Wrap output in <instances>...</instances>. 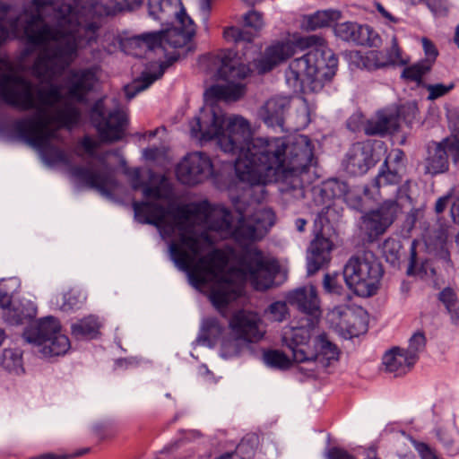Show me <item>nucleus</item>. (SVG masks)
Masks as SVG:
<instances>
[{"label": "nucleus", "mask_w": 459, "mask_h": 459, "mask_svg": "<svg viewBox=\"0 0 459 459\" xmlns=\"http://www.w3.org/2000/svg\"><path fill=\"white\" fill-rule=\"evenodd\" d=\"M192 137L200 142L215 139L221 150L236 156L235 171L239 195H231L238 213L236 225L231 212L207 201L166 208L157 202L134 201L136 220L155 226L163 239H169V255L176 266L188 273L197 288L209 290L214 307L221 308L243 293L246 281L256 290L273 284L279 266L256 247H246L236 267L228 268V256L218 248L202 254L215 244L208 230L221 238H233L240 244L261 239L274 224L273 211L261 204L265 185L281 181L292 189L301 188L314 159L313 145L307 135H298L290 143L284 137H253L248 120L239 115L227 116L215 102L205 105L190 122Z\"/></svg>", "instance_id": "f257e3e1"}, {"label": "nucleus", "mask_w": 459, "mask_h": 459, "mask_svg": "<svg viewBox=\"0 0 459 459\" xmlns=\"http://www.w3.org/2000/svg\"><path fill=\"white\" fill-rule=\"evenodd\" d=\"M0 97L3 101L21 111L34 110L35 113L13 121L12 131L16 137L38 150L48 165L70 166L71 155L55 145L54 141H62L56 129L50 127L48 108H55L63 100L58 85L50 83L41 87L29 79L11 74L0 76Z\"/></svg>", "instance_id": "f03ea898"}, {"label": "nucleus", "mask_w": 459, "mask_h": 459, "mask_svg": "<svg viewBox=\"0 0 459 459\" xmlns=\"http://www.w3.org/2000/svg\"><path fill=\"white\" fill-rule=\"evenodd\" d=\"M149 16L154 20H165L176 16L175 25L165 30L147 32L126 39L113 37L112 44L104 51L111 55L121 48L127 55L143 57L148 51H167V47L182 48L191 41L195 34V25L186 14L180 0H149Z\"/></svg>", "instance_id": "7ed1b4c3"}, {"label": "nucleus", "mask_w": 459, "mask_h": 459, "mask_svg": "<svg viewBox=\"0 0 459 459\" xmlns=\"http://www.w3.org/2000/svg\"><path fill=\"white\" fill-rule=\"evenodd\" d=\"M299 44L311 49L300 57L293 59L285 73L287 83L301 88L305 83H323L335 74L338 59L327 48L325 39L318 35L302 37Z\"/></svg>", "instance_id": "20e7f679"}, {"label": "nucleus", "mask_w": 459, "mask_h": 459, "mask_svg": "<svg viewBox=\"0 0 459 459\" xmlns=\"http://www.w3.org/2000/svg\"><path fill=\"white\" fill-rule=\"evenodd\" d=\"M384 271L371 251H363L351 256L343 269L347 286L360 297H370L379 288Z\"/></svg>", "instance_id": "39448f33"}, {"label": "nucleus", "mask_w": 459, "mask_h": 459, "mask_svg": "<svg viewBox=\"0 0 459 459\" xmlns=\"http://www.w3.org/2000/svg\"><path fill=\"white\" fill-rule=\"evenodd\" d=\"M221 65L218 75L226 82L216 84L205 91L207 99L214 100L235 101L245 94V85L238 81L245 79L250 73L249 67L240 61L233 49H227L220 56Z\"/></svg>", "instance_id": "423d86ee"}, {"label": "nucleus", "mask_w": 459, "mask_h": 459, "mask_svg": "<svg viewBox=\"0 0 459 459\" xmlns=\"http://www.w3.org/2000/svg\"><path fill=\"white\" fill-rule=\"evenodd\" d=\"M60 330L59 322L53 316H47L40 319L37 325L27 329L23 338L39 346L44 357L60 356L70 349L68 337Z\"/></svg>", "instance_id": "0eeeda50"}, {"label": "nucleus", "mask_w": 459, "mask_h": 459, "mask_svg": "<svg viewBox=\"0 0 459 459\" xmlns=\"http://www.w3.org/2000/svg\"><path fill=\"white\" fill-rule=\"evenodd\" d=\"M90 119L103 143H114L121 140L125 134L127 117L119 109L108 110L105 99H99L90 110Z\"/></svg>", "instance_id": "6e6552de"}, {"label": "nucleus", "mask_w": 459, "mask_h": 459, "mask_svg": "<svg viewBox=\"0 0 459 459\" xmlns=\"http://www.w3.org/2000/svg\"><path fill=\"white\" fill-rule=\"evenodd\" d=\"M340 350L332 342L325 333L317 335L313 340V349L306 354L307 359L302 362L299 370L308 377H316L327 367L339 359Z\"/></svg>", "instance_id": "1a4fd4ad"}, {"label": "nucleus", "mask_w": 459, "mask_h": 459, "mask_svg": "<svg viewBox=\"0 0 459 459\" xmlns=\"http://www.w3.org/2000/svg\"><path fill=\"white\" fill-rule=\"evenodd\" d=\"M100 66L93 65L89 67L72 68L64 78V88L67 99L77 103H85L99 82Z\"/></svg>", "instance_id": "9d476101"}, {"label": "nucleus", "mask_w": 459, "mask_h": 459, "mask_svg": "<svg viewBox=\"0 0 459 459\" xmlns=\"http://www.w3.org/2000/svg\"><path fill=\"white\" fill-rule=\"evenodd\" d=\"M98 159L103 165L102 169H93L89 162L87 167H72L71 173L89 187L95 188L102 195L111 198L113 193L117 189L119 183L114 175V171L108 166L104 158L98 157Z\"/></svg>", "instance_id": "9b49d317"}, {"label": "nucleus", "mask_w": 459, "mask_h": 459, "mask_svg": "<svg viewBox=\"0 0 459 459\" xmlns=\"http://www.w3.org/2000/svg\"><path fill=\"white\" fill-rule=\"evenodd\" d=\"M456 165L459 162V140L455 137H446L438 143H432L428 147L426 172L437 175L449 169V160Z\"/></svg>", "instance_id": "f8f14e48"}, {"label": "nucleus", "mask_w": 459, "mask_h": 459, "mask_svg": "<svg viewBox=\"0 0 459 459\" xmlns=\"http://www.w3.org/2000/svg\"><path fill=\"white\" fill-rule=\"evenodd\" d=\"M401 212L396 200L387 199L376 210L367 212L363 216V228L368 238L373 241L393 224Z\"/></svg>", "instance_id": "ddd939ff"}, {"label": "nucleus", "mask_w": 459, "mask_h": 459, "mask_svg": "<svg viewBox=\"0 0 459 459\" xmlns=\"http://www.w3.org/2000/svg\"><path fill=\"white\" fill-rule=\"evenodd\" d=\"M212 173V160L204 152L188 153L177 167V178L185 185H196Z\"/></svg>", "instance_id": "4468645a"}, {"label": "nucleus", "mask_w": 459, "mask_h": 459, "mask_svg": "<svg viewBox=\"0 0 459 459\" xmlns=\"http://www.w3.org/2000/svg\"><path fill=\"white\" fill-rule=\"evenodd\" d=\"M287 301L305 315L310 316L307 319L308 326H312L318 321L321 310L316 287L310 285L296 289L287 295Z\"/></svg>", "instance_id": "2eb2a0df"}, {"label": "nucleus", "mask_w": 459, "mask_h": 459, "mask_svg": "<svg viewBox=\"0 0 459 459\" xmlns=\"http://www.w3.org/2000/svg\"><path fill=\"white\" fill-rule=\"evenodd\" d=\"M402 177L397 168H391L387 162H384L378 171L377 176L363 188V193L366 197L377 200L381 198L387 193L383 192L382 189L386 187H394L393 192L396 195L400 192L397 186L401 182Z\"/></svg>", "instance_id": "dca6fc26"}, {"label": "nucleus", "mask_w": 459, "mask_h": 459, "mask_svg": "<svg viewBox=\"0 0 459 459\" xmlns=\"http://www.w3.org/2000/svg\"><path fill=\"white\" fill-rule=\"evenodd\" d=\"M230 327L238 338L248 342H258L264 333L258 315L247 311L237 312L230 320Z\"/></svg>", "instance_id": "f3484780"}, {"label": "nucleus", "mask_w": 459, "mask_h": 459, "mask_svg": "<svg viewBox=\"0 0 459 459\" xmlns=\"http://www.w3.org/2000/svg\"><path fill=\"white\" fill-rule=\"evenodd\" d=\"M400 54L397 39L395 37H393L388 56L384 55L383 52L377 50L368 51L364 55L359 52H355L351 56V61L357 67L371 71L398 62L400 60Z\"/></svg>", "instance_id": "a211bd4d"}, {"label": "nucleus", "mask_w": 459, "mask_h": 459, "mask_svg": "<svg viewBox=\"0 0 459 459\" xmlns=\"http://www.w3.org/2000/svg\"><path fill=\"white\" fill-rule=\"evenodd\" d=\"M337 37L345 41H351L361 46H377L380 39L376 31L368 25L346 22L339 23L334 28Z\"/></svg>", "instance_id": "6ab92c4d"}, {"label": "nucleus", "mask_w": 459, "mask_h": 459, "mask_svg": "<svg viewBox=\"0 0 459 459\" xmlns=\"http://www.w3.org/2000/svg\"><path fill=\"white\" fill-rule=\"evenodd\" d=\"M314 326L315 324L312 326H308L307 324L300 327H292L283 333L282 342L291 351L293 360L296 363L301 364L307 359L306 354L309 350L307 345L310 339L309 328Z\"/></svg>", "instance_id": "aec40b11"}, {"label": "nucleus", "mask_w": 459, "mask_h": 459, "mask_svg": "<svg viewBox=\"0 0 459 459\" xmlns=\"http://www.w3.org/2000/svg\"><path fill=\"white\" fill-rule=\"evenodd\" d=\"M293 53L294 47L290 42L277 41L265 48L263 56L255 61V67L260 74L268 73L290 58Z\"/></svg>", "instance_id": "412c9836"}, {"label": "nucleus", "mask_w": 459, "mask_h": 459, "mask_svg": "<svg viewBox=\"0 0 459 459\" xmlns=\"http://www.w3.org/2000/svg\"><path fill=\"white\" fill-rule=\"evenodd\" d=\"M178 56H171L166 61L159 64H152L137 80L125 88L127 99H133L137 93L149 88L155 81L161 78L165 70L177 61Z\"/></svg>", "instance_id": "4be33fe9"}, {"label": "nucleus", "mask_w": 459, "mask_h": 459, "mask_svg": "<svg viewBox=\"0 0 459 459\" xmlns=\"http://www.w3.org/2000/svg\"><path fill=\"white\" fill-rule=\"evenodd\" d=\"M333 249L332 241L317 234L311 241L307 256V274L313 275L319 271L331 259V251Z\"/></svg>", "instance_id": "5701e85b"}, {"label": "nucleus", "mask_w": 459, "mask_h": 459, "mask_svg": "<svg viewBox=\"0 0 459 459\" xmlns=\"http://www.w3.org/2000/svg\"><path fill=\"white\" fill-rule=\"evenodd\" d=\"M375 163L370 144L357 143L351 146L347 154L346 169L354 176H359L367 173Z\"/></svg>", "instance_id": "b1692460"}, {"label": "nucleus", "mask_w": 459, "mask_h": 459, "mask_svg": "<svg viewBox=\"0 0 459 459\" xmlns=\"http://www.w3.org/2000/svg\"><path fill=\"white\" fill-rule=\"evenodd\" d=\"M289 108L290 99L286 97H273L260 108L258 117L267 126H282L284 115Z\"/></svg>", "instance_id": "393cba45"}, {"label": "nucleus", "mask_w": 459, "mask_h": 459, "mask_svg": "<svg viewBox=\"0 0 459 459\" xmlns=\"http://www.w3.org/2000/svg\"><path fill=\"white\" fill-rule=\"evenodd\" d=\"M398 130V117L392 111H379L375 118L368 120L364 126L367 135H384Z\"/></svg>", "instance_id": "a878e982"}, {"label": "nucleus", "mask_w": 459, "mask_h": 459, "mask_svg": "<svg viewBox=\"0 0 459 459\" xmlns=\"http://www.w3.org/2000/svg\"><path fill=\"white\" fill-rule=\"evenodd\" d=\"M416 362L411 360L410 356L404 351V349L398 347L393 348L383 357V364L385 369L395 376H402L411 369Z\"/></svg>", "instance_id": "bb28decb"}, {"label": "nucleus", "mask_w": 459, "mask_h": 459, "mask_svg": "<svg viewBox=\"0 0 459 459\" xmlns=\"http://www.w3.org/2000/svg\"><path fill=\"white\" fill-rule=\"evenodd\" d=\"M81 117L80 108L70 102H65L63 107L56 109L54 118L62 127L71 129L80 123Z\"/></svg>", "instance_id": "cd10ccee"}, {"label": "nucleus", "mask_w": 459, "mask_h": 459, "mask_svg": "<svg viewBox=\"0 0 459 459\" xmlns=\"http://www.w3.org/2000/svg\"><path fill=\"white\" fill-rule=\"evenodd\" d=\"M0 367L5 371L21 375L24 372L22 351L20 349H5L0 358Z\"/></svg>", "instance_id": "c85d7f7f"}, {"label": "nucleus", "mask_w": 459, "mask_h": 459, "mask_svg": "<svg viewBox=\"0 0 459 459\" xmlns=\"http://www.w3.org/2000/svg\"><path fill=\"white\" fill-rule=\"evenodd\" d=\"M72 333L78 339L93 338L99 329V323L94 316H89L72 325Z\"/></svg>", "instance_id": "c756f323"}, {"label": "nucleus", "mask_w": 459, "mask_h": 459, "mask_svg": "<svg viewBox=\"0 0 459 459\" xmlns=\"http://www.w3.org/2000/svg\"><path fill=\"white\" fill-rule=\"evenodd\" d=\"M339 16V13L332 10L318 11L308 16L304 24L309 30H316L319 28L329 26Z\"/></svg>", "instance_id": "7c9ffc66"}, {"label": "nucleus", "mask_w": 459, "mask_h": 459, "mask_svg": "<svg viewBox=\"0 0 459 459\" xmlns=\"http://www.w3.org/2000/svg\"><path fill=\"white\" fill-rule=\"evenodd\" d=\"M438 299L450 314L452 322L456 324L459 319V302L455 290L451 288H445L438 294Z\"/></svg>", "instance_id": "2f4dec72"}, {"label": "nucleus", "mask_w": 459, "mask_h": 459, "mask_svg": "<svg viewBox=\"0 0 459 459\" xmlns=\"http://www.w3.org/2000/svg\"><path fill=\"white\" fill-rule=\"evenodd\" d=\"M265 364L277 369H287L291 366L290 359L282 351L278 350H270L264 353Z\"/></svg>", "instance_id": "473e14b6"}, {"label": "nucleus", "mask_w": 459, "mask_h": 459, "mask_svg": "<svg viewBox=\"0 0 459 459\" xmlns=\"http://www.w3.org/2000/svg\"><path fill=\"white\" fill-rule=\"evenodd\" d=\"M223 38L225 40L236 44L242 42L249 44L254 39V34L247 30L232 26L224 29Z\"/></svg>", "instance_id": "72a5a7b5"}, {"label": "nucleus", "mask_w": 459, "mask_h": 459, "mask_svg": "<svg viewBox=\"0 0 459 459\" xmlns=\"http://www.w3.org/2000/svg\"><path fill=\"white\" fill-rule=\"evenodd\" d=\"M431 65L428 61L417 63L403 69L402 77L411 82H420L424 74L430 70Z\"/></svg>", "instance_id": "f704fd0d"}, {"label": "nucleus", "mask_w": 459, "mask_h": 459, "mask_svg": "<svg viewBox=\"0 0 459 459\" xmlns=\"http://www.w3.org/2000/svg\"><path fill=\"white\" fill-rule=\"evenodd\" d=\"M426 346V338L422 333H415L409 341V345L404 351L410 356L411 360L417 362L419 355L421 353Z\"/></svg>", "instance_id": "c9c22d12"}, {"label": "nucleus", "mask_w": 459, "mask_h": 459, "mask_svg": "<svg viewBox=\"0 0 459 459\" xmlns=\"http://www.w3.org/2000/svg\"><path fill=\"white\" fill-rule=\"evenodd\" d=\"M417 241L413 240L411 246V255H410V262L407 268V274L410 276H420L423 277L427 274L428 271V263H420L418 262L417 252H416Z\"/></svg>", "instance_id": "e433bc0d"}, {"label": "nucleus", "mask_w": 459, "mask_h": 459, "mask_svg": "<svg viewBox=\"0 0 459 459\" xmlns=\"http://www.w3.org/2000/svg\"><path fill=\"white\" fill-rule=\"evenodd\" d=\"M402 245L394 238H387L382 244V253L385 260L391 264H395L400 258Z\"/></svg>", "instance_id": "4c0bfd02"}, {"label": "nucleus", "mask_w": 459, "mask_h": 459, "mask_svg": "<svg viewBox=\"0 0 459 459\" xmlns=\"http://www.w3.org/2000/svg\"><path fill=\"white\" fill-rule=\"evenodd\" d=\"M394 116L398 117V127L400 126V122H404L408 126H410L416 117L418 113V108L416 103L408 102L402 105L396 112H394Z\"/></svg>", "instance_id": "58836bf2"}, {"label": "nucleus", "mask_w": 459, "mask_h": 459, "mask_svg": "<svg viewBox=\"0 0 459 459\" xmlns=\"http://www.w3.org/2000/svg\"><path fill=\"white\" fill-rule=\"evenodd\" d=\"M346 192L347 185L337 179L328 181L321 189V193L328 197H340Z\"/></svg>", "instance_id": "ea45409f"}, {"label": "nucleus", "mask_w": 459, "mask_h": 459, "mask_svg": "<svg viewBox=\"0 0 459 459\" xmlns=\"http://www.w3.org/2000/svg\"><path fill=\"white\" fill-rule=\"evenodd\" d=\"M323 288L326 293L334 295H341L343 290V287L339 281L338 274H325L323 280Z\"/></svg>", "instance_id": "a19ab883"}, {"label": "nucleus", "mask_w": 459, "mask_h": 459, "mask_svg": "<svg viewBox=\"0 0 459 459\" xmlns=\"http://www.w3.org/2000/svg\"><path fill=\"white\" fill-rule=\"evenodd\" d=\"M454 87L455 84L453 82L449 83L448 85H445L442 83L429 84L426 86V89L429 91L428 99L433 100L440 97H443L446 94H447L450 91H452Z\"/></svg>", "instance_id": "79ce46f5"}, {"label": "nucleus", "mask_w": 459, "mask_h": 459, "mask_svg": "<svg viewBox=\"0 0 459 459\" xmlns=\"http://www.w3.org/2000/svg\"><path fill=\"white\" fill-rule=\"evenodd\" d=\"M268 313L274 321H283L288 314L286 302L276 301L272 303L268 308Z\"/></svg>", "instance_id": "37998d69"}, {"label": "nucleus", "mask_w": 459, "mask_h": 459, "mask_svg": "<svg viewBox=\"0 0 459 459\" xmlns=\"http://www.w3.org/2000/svg\"><path fill=\"white\" fill-rule=\"evenodd\" d=\"M59 297H56V306L63 311H68L78 307V299L72 292L65 293L61 296L62 303H59Z\"/></svg>", "instance_id": "c03bdc74"}, {"label": "nucleus", "mask_w": 459, "mask_h": 459, "mask_svg": "<svg viewBox=\"0 0 459 459\" xmlns=\"http://www.w3.org/2000/svg\"><path fill=\"white\" fill-rule=\"evenodd\" d=\"M245 25L255 29V30H261L264 27L263 14L255 10L249 11L244 15Z\"/></svg>", "instance_id": "a18cd8bd"}, {"label": "nucleus", "mask_w": 459, "mask_h": 459, "mask_svg": "<svg viewBox=\"0 0 459 459\" xmlns=\"http://www.w3.org/2000/svg\"><path fill=\"white\" fill-rule=\"evenodd\" d=\"M446 117L448 120V127L451 131L450 137H455L459 140V109H449Z\"/></svg>", "instance_id": "49530a36"}, {"label": "nucleus", "mask_w": 459, "mask_h": 459, "mask_svg": "<svg viewBox=\"0 0 459 459\" xmlns=\"http://www.w3.org/2000/svg\"><path fill=\"white\" fill-rule=\"evenodd\" d=\"M429 9L437 16H445L448 12L446 0H423Z\"/></svg>", "instance_id": "de8ad7c7"}, {"label": "nucleus", "mask_w": 459, "mask_h": 459, "mask_svg": "<svg viewBox=\"0 0 459 459\" xmlns=\"http://www.w3.org/2000/svg\"><path fill=\"white\" fill-rule=\"evenodd\" d=\"M80 145L90 157H97L96 150L98 149L99 144L91 136L85 135L82 137V139L80 141Z\"/></svg>", "instance_id": "09e8293b"}, {"label": "nucleus", "mask_w": 459, "mask_h": 459, "mask_svg": "<svg viewBox=\"0 0 459 459\" xmlns=\"http://www.w3.org/2000/svg\"><path fill=\"white\" fill-rule=\"evenodd\" d=\"M404 159V152L400 149L393 150L384 162H387V165L393 164V168H397L398 170L402 167L403 160Z\"/></svg>", "instance_id": "8fccbe9b"}, {"label": "nucleus", "mask_w": 459, "mask_h": 459, "mask_svg": "<svg viewBox=\"0 0 459 459\" xmlns=\"http://www.w3.org/2000/svg\"><path fill=\"white\" fill-rule=\"evenodd\" d=\"M416 450L420 453L421 459H439L435 452L425 443L415 442Z\"/></svg>", "instance_id": "3c124183"}, {"label": "nucleus", "mask_w": 459, "mask_h": 459, "mask_svg": "<svg viewBox=\"0 0 459 459\" xmlns=\"http://www.w3.org/2000/svg\"><path fill=\"white\" fill-rule=\"evenodd\" d=\"M327 459H355L352 455L339 447H332L327 452Z\"/></svg>", "instance_id": "603ef678"}, {"label": "nucleus", "mask_w": 459, "mask_h": 459, "mask_svg": "<svg viewBox=\"0 0 459 459\" xmlns=\"http://www.w3.org/2000/svg\"><path fill=\"white\" fill-rule=\"evenodd\" d=\"M454 196L455 195L454 194H448L446 195H444L442 197H439L437 202H436V205H435V211L437 213H440L442 212H444V210L446 209V207L451 204H452V201L454 200Z\"/></svg>", "instance_id": "864d4df0"}, {"label": "nucleus", "mask_w": 459, "mask_h": 459, "mask_svg": "<svg viewBox=\"0 0 459 459\" xmlns=\"http://www.w3.org/2000/svg\"><path fill=\"white\" fill-rule=\"evenodd\" d=\"M143 195L145 198H152L158 201L161 197V192L158 186H144L143 187Z\"/></svg>", "instance_id": "5fc2aeb1"}, {"label": "nucleus", "mask_w": 459, "mask_h": 459, "mask_svg": "<svg viewBox=\"0 0 459 459\" xmlns=\"http://www.w3.org/2000/svg\"><path fill=\"white\" fill-rule=\"evenodd\" d=\"M422 46H423L426 55L429 58L435 59L436 56H437V51L434 44L428 39L424 38V39H422Z\"/></svg>", "instance_id": "6e6d98bb"}, {"label": "nucleus", "mask_w": 459, "mask_h": 459, "mask_svg": "<svg viewBox=\"0 0 459 459\" xmlns=\"http://www.w3.org/2000/svg\"><path fill=\"white\" fill-rule=\"evenodd\" d=\"M450 213L454 222L459 224V195H455L454 196Z\"/></svg>", "instance_id": "4d7b16f0"}, {"label": "nucleus", "mask_w": 459, "mask_h": 459, "mask_svg": "<svg viewBox=\"0 0 459 459\" xmlns=\"http://www.w3.org/2000/svg\"><path fill=\"white\" fill-rule=\"evenodd\" d=\"M12 297L7 292L5 288L0 284V307L3 308L8 307L11 305Z\"/></svg>", "instance_id": "13d9d810"}, {"label": "nucleus", "mask_w": 459, "mask_h": 459, "mask_svg": "<svg viewBox=\"0 0 459 459\" xmlns=\"http://www.w3.org/2000/svg\"><path fill=\"white\" fill-rule=\"evenodd\" d=\"M131 178H132L131 186H132L133 189L137 190V189L141 188L142 186H144L143 183L141 179L140 170L138 169H134V171L131 174Z\"/></svg>", "instance_id": "bf43d9fd"}, {"label": "nucleus", "mask_w": 459, "mask_h": 459, "mask_svg": "<svg viewBox=\"0 0 459 459\" xmlns=\"http://www.w3.org/2000/svg\"><path fill=\"white\" fill-rule=\"evenodd\" d=\"M199 5L203 18L207 20L211 10V0H199Z\"/></svg>", "instance_id": "052dcab7"}, {"label": "nucleus", "mask_w": 459, "mask_h": 459, "mask_svg": "<svg viewBox=\"0 0 459 459\" xmlns=\"http://www.w3.org/2000/svg\"><path fill=\"white\" fill-rule=\"evenodd\" d=\"M143 1V0H125V1H123L126 12H131L135 9H138L142 5Z\"/></svg>", "instance_id": "680f3d73"}, {"label": "nucleus", "mask_w": 459, "mask_h": 459, "mask_svg": "<svg viewBox=\"0 0 459 459\" xmlns=\"http://www.w3.org/2000/svg\"><path fill=\"white\" fill-rule=\"evenodd\" d=\"M377 11L382 14L383 17L386 18L390 22H396V18H394L390 13H388L382 4H377Z\"/></svg>", "instance_id": "e2e57ef3"}, {"label": "nucleus", "mask_w": 459, "mask_h": 459, "mask_svg": "<svg viewBox=\"0 0 459 459\" xmlns=\"http://www.w3.org/2000/svg\"><path fill=\"white\" fill-rule=\"evenodd\" d=\"M65 456H60L55 454H43L39 456L34 457V459H65Z\"/></svg>", "instance_id": "0e129e2a"}, {"label": "nucleus", "mask_w": 459, "mask_h": 459, "mask_svg": "<svg viewBox=\"0 0 459 459\" xmlns=\"http://www.w3.org/2000/svg\"><path fill=\"white\" fill-rule=\"evenodd\" d=\"M306 225H307V221L304 219L299 218L295 221L296 229L299 232L304 231Z\"/></svg>", "instance_id": "69168bd1"}, {"label": "nucleus", "mask_w": 459, "mask_h": 459, "mask_svg": "<svg viewBox=\"0 0 459 459\" xmlns=\"http://www.w3.org/2000/svg\"><path fill=\"white\" fill-rule=\"evenodd\" d=\"M454 42L457 46V48H459V24L455 28Z\"/></svg>", "instance_id": "338daca9"}, {"label": "nucleus", "mask_w": 459, "mask_h": 459, "mask_svg": "<svg viewBox=\"0 0 459 459\" xmlns=\"http://www.w3.org/2000/svg\"><path fill=\"white\" fill-rule=\"evenodd\" d=\"M365 459H378L375 450H370Z\"/></svg>", "instance_id": "774afa93"}]
</instances>
